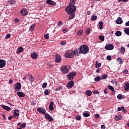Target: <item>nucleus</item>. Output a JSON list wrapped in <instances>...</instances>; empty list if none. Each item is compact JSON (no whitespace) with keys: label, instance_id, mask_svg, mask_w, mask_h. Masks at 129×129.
<instances>
[{"label":"nucleus","instance_id":"8","mask_svg":"<svg viewBox=\"0 0 129 129\" xmlns=\"http://www.w3.org/2000/svg\"><path fill=\"white\" fill-rule=\"evenodd\" d=\"M80 53H81V52H80V48L79 49L78 48H77L74 51V55H75V56H79V55H80Z\"/></svg>","mask_w":129,"mask_h":129},{"label":"nucleus","instance_id":"10","mask_svg":"<svg viewBox=\"0 0 129 129\" xmlns=\"http://www.w3.org/2000/svg\"><path fill=\"white\" fill-rule=\"evenodd\" d=\"M74 86V81H70L67 85L68 88H72Z\"/></svg>","mask_w":129,"mask_h":129},{"label":"nucleus","instance_id":"34","mask_svg":"<svg viewBox=\"0 0 129 129\" xmlns=\"http://www.w3.org/2000/svg\"><path fill=\"white\" fill-rule=\"evenodd\" d=\"M106 78H107V75L106 74H103L101 76V79H106Z\"/></svg>","mask_w":129,"mask_h":129},{"label":"nucleus","instance_id":"30","mask_svg":"<svg viewBox=\"0 0 129 129\" xmlns=\"http://www.w3.org/2000/svg\"><path fill=\"white\" fill-rule=\"evenodd\" d=\"M23 51H24V48L22 47H20L17 52H18V53H22V52H23Z\"/></svg>","mask_w":129,"mask_h":129},{"label":"nucleus","instance_id":"2","mask_svg":"<svg viewBox=\"0 0 129 129\" xmlns=\"http://www.w3.org/2000/svg\"><path fill=\"white\" fill-rule=\"evenodd\" d=\"M80 52L81 54H87L89 52V48L86 45H82L80 47Z\"/></svg>","mask_w":129,"mask_h":129},{"label":"nucleus","instance_id":"53","mask_svg":"<svg viewBox=\"0 0 129 129\" xmlns=\"http://www.w3.org/2000/svg\"><path fill=\"white\" fill-rule=\"evenodd\" d=\"M44 94H45V95H48L49 94V91L48 90H45L44 91Z\"/></svg>","mask_w":129,"mask_h":129},{"label":"nucleus","instance_id":"45","mask_svg":"<svg viewBox=\"0 0 129 129\" xmlns=\"http://www.w3.org/2000/svg\"><path fill=\"white\" fill-rule=\"evenodd\" d=\"M76 119L77 120H80L81 119V116L80 115H77L76 117Z\"/></svg>","mask_w":129,"mask_h":129},{"label":"nucleus","instance_id":"51","mask_svg":"<svg viewBox=\"0 0 129 129\" xmlns=\"http://www.w3.org/2000/svg\"><path fill=\"white\" fill-rule=\"evenodd\" d=\"M47 83H44L43 84H42V88H45L46 87H47Z\"/></svg>","mask_w":129,"mask_h":129},{"label":"nucleus","instance_id":"26","mask_svg":"<svg viewBox=\"0 0 129 129\" xmlns=\"http://www.w3.org/2000/svg\"><path fill=\"white\" fill-rule=\"evenodd\" d=\"M28 79L31 82H33L34 81V77H33V76H32V75H28Z\"/></svg>","mask_w":129,"mask_h":129},{"label":"nucleus","instance_id":"25","mask_svg":"<svg viewBox=\"0 0 129 129\" xmlns=\"http://www.w3.org/2000/svg\"><path fill=\"white\" fill-rule=\"evenodd\" d=\"M85 93H86V95H87L88 96H91L92 94V92H91V91L90 90H87Z\"/></svg>","mask_w":129,"mask_h":129},{"label":"nucleus","instance_id":"56","mask_svg":"<svg viewBox=\"0 0 129 129\" xmlns=\"http://www.w3.org/2000/svg\"><path fill=\"white\" fill-rule=\"evenodd\" d=\"M128 0H118L119 3H121V2H123V3H127Z\"/></svg>","mask_w":129,"mask_h":129},{"label":"nucleus","instance_id":"11","mask_svg":"<svg viewBox=\"0 0 129 129\" xmlns=\"http://www.w3.org/2000/svg\"><path fill=\"white\" fill-rule=\"evenodd\" d=\"M61 70L64 74H67V73H68L69 71L68 70V69H67V67L66 66H63L62 67Z\"/></svg>","mask_w":129,"mask_h":129},{"label":"nucleus","instance_id":"48","mask_svg":"<svg viewBox=\"0 0 129 129\" xmlns=\"http://www.w3.org/2000/svg\"><path fill=\"white\" fill-rule=\"evenodd\" d=\"M108 87L110 89V90H111L112 91H114V88H113V87L111 86H108Z\"/></svg>","mask_w":129,"mask_h":129},{"label":"nucleus","instance_id":"40","mask_svg":"<svg viewBox=\"0 0 129 129\" xmlns=\"http://www.w3.org/2000/svg\"><path fill=\"white\" fill-rule=\"evenodd\" d=\"M124 109V107L121 106V107H118L117 110L118 111H121V110H123Z\"/></svg>","mask_w":129,"mask_h":129},{"label":"nucleus","instance_id":"61","mask_svg":"<svg viewBox=\"0 0 129 129\" xmlns=\"http://www.w3.org/2000/svg\"><path fill=\"white\" fill-rule=\"evenodd\" d=\"M62 21H59L58 22V26H62Z\"/></svg>","mask_w":129,"mask_h":129},{"label":"nucleus","instance_id":"50","mask_svg":"<svg viewBox=\"0 0 129 129\" xmlns=\"http://www.w3.org/2000/svg\"><path fill=\"white\" fill-rule=\"evenodd\" d=\"M117 98H118V99H121V98H122V95L118 94L117 96Z\"/></svg>","mask_w":129,"mask_h":129},{"label":"nucleus","instance_id":"1","mask_svg":"<svg viewBox=\"0 0 129 129\" xmlns=\"http://www.w3.org/2000/svg\"><path fill=\"white\" fill-rule=\"evenodd\" d=\"M76 0H71L69 7L65 8V11L68 14H70V11L72 10V12H76V7L74 6L75 5Z\"/></svg>","mask_w":129,"mask_h":129},{"label":"nucleus","instance_id":"19","mask_svg":"<svg viewBox=\"0 0 129 129\" xmlns=\"http://www.w3.org/2000/svg\"><path fill=\"white\" fill-rule=\"evenodd\" d=\"M116 23L118 25H120V24H122V20H121V18L118 17L116 20Z\"/></svg>","mask_w":129,"mask_h":129},{"label":"nucleus","instance_id":"7","mask_svg":"<svg viewBox=\"0 0 129 129\" xmlns=\"http://www.w3.org/2000/svg\"><path fill=\"white\" fill-rule=\"evenodd\" d=\"M113 48H114V46L111 44H108L105 46V49H106V50H112L113 49Z\"/></svg>","mask_w":129,"mask_h":129},{"label":"nucleus","instance_id":"43","mask_svg":"<svg viewBox=\"0 0 129 129\" xmlns=\"http://www.w3.org/2000/svg\"><path fill=\"white\" fill-rule=\"evenodd\" d=\"M99 39L101 40V41H104V36H103V35H100L99 37Z\"/></svg>","mask_w":129,"mask_h":129},{"label":"nucleus","instance_id":"16","mask_svg":"<svg viewBox=\"0 0 129 129\" xmlns=\"http://www.w3.org/2000/svg\"><path fill=\"white\" fill-rule=\"evenodd\" d=\"M31 56L32 59H37L38 58V54L35 52H33L31 54Z\"/></svg>","mask_w":129,"mask_h":129},{"label":"nucleus","instance_id":"29","mask_svg":"<svg viewBox=\"0 0 129 129\" xmlns=\"http://www.w3.org/2000/svg\"><path fill=\"white\" fill-rule=\"evenodd\" d=\"M120 52V53H121V54H124V52H125V48H124V47H121Z\"/></svg>","mask_w":129,"mask_h":129},{"label":"nucleus","instance_id":"21","mask_svg":"<svg viewBox=\"0 0 129 129\" xmlns=\"http://www.w3.org/2000/svg\"><path fill=\"white\" fill-rule=\"evenodd\" d=\"M54 103L53 102H51L49 104V108L50 110H54Z\"/></svg>","mask_w":129,"mask_h":129},{"label":"nucleus","instance_id":"60","mask_svg":"<svg viewBox=\"0 0 129 129\" xmlns=\"http://www.w3.org/2000/svg\"><path fill=\"white\" fill-rule=\"evenodd\" d=\"M28 75H26L24 78H23V80H25V81H27V80H26V79L28 77Z\"/></svg>","mask_w":129,"mask_h":129},{"label":"nucleus","instance_id":"9","mask_svg":"<svg viewBox=\"0 0 129 129\" xmlns=\"http://www.w3.org/2000/svg\"><path fill=\"white\" fill-rule=\"evenodd\" d=\"M20 14L22 16H27L28 15V11L26 9H22L20 11Z\"/></svg>","mask_w":129,"mask_h":129},{"label":"nucleus","instance_id":"64","mask_svg":"<svg viewBox=\"0 0 129 129\" xmlns=\"http://www.w3.org/2000/svg\"><path fill=\"white\" fill-rule=\"evenodd\" d=\"M125 25L127 27L129 26V21L125 23Z\"/></svg>","mask_w":129,"mask_h":129},{"label":"nucleus","instance_id":"36","mask_svg":"<svg viewBox=\"0 0 129 129\" xmlns=\"http://www.w3.org/2000/svg\"><path fill=\"white\" fill-rule=\"evenodd\" d=\"M90 29L89 28H88L86 30V35H89L90 34Z\"/></svg>","mask_w":129,"mask_h":129},{"label":"nucleus","instance_id":"42","mask_svg":"<svg viewBox=\"0 0 129 129\" xmlns=\"http://www.w3.org/2000/svg\"><path fill=\"white\" fill-rule=\"evenodd\" d=\"M83 115L85 117H88V116H89V115H90V114L89 113L85 112V113H83Z\"/></svg>","mask_w":129,"mask_h":129},{"label":"nucleus","instance_id":"31","mask_svg":"<svg viewBox=\"0 0 129 129\" xmlns=\"http://www.w3.org/2000/svg\"><path fill=\"white\" fill-rule=\"evenodd\" d=\"M102 26H103V22H102V21H100L99 22V27L100 30H102Z\"/></svg>","mask_w":129,"mask_h":129},{"label":"nucleus","instance_id":"59","mask_svg":"<svg viewBox=\"0 0 129 129\" xmlns=\"http://www.w3.org/2000/svg\"><path fill=\"white\" fill-rule=\"evenodd\" d=\"M99 116H100L99 114H96L95 117V118H98V117H99Z\"/></svg>","mask_w":129,"mask_h":129},{"label":"nucleus","instance_id":"28","mask_svg":"<svg viewBox=\"0 0 129 129\" xmlns=\"http://www.w3.org/2000/svg\"><path fill=\"white\" fill-rule=\"evenodd\" d=\"M115 34L117 37H120L121 36V32L119 31H116Z\"/></svg>","mask_w":129,"mask_h":129},{"label":"nucleus","instance_id":"32","mask_svg":"<svg viewBox=\"0 0 129 129\" xmlns=\"http://www.w3.org/2000/svg\"><path fill=\"white\" fill-rule=\"evenodd\" d=\"M77 34H78V36H82V34H83V30H79Z\"/></svg>","mask_w":129,"mask_h":129},{"label":"nucleus","instance_id":"33","mask_svg":"<svg viewBox=\"0 0 129 129\" xmlns=\"http://www.w3.org/2000/svg\"><path fill=\"white\" fill-rule=\"evenodd\" d=\"M101 67V63H98V61H96V66H95L96 68H99V67Z\"/></svg>","mask_w":129,"mask_h":129},{"label":"nucleus","instance_id":"15","mask_svg":"<svg viewBox=\"0 0 129 129\" xmlns=\"http://www.w3.org/2000/svg\"><path fill=\"white\" fill-rule=\"evenodd\" d=\"M61 56L59 55H56L55 56V61L56 63H59V62H61Z\"/></svg>","mask_w":129,"mask_h":129},{"label":"nucleus","instance_id":"6","mask_svg":"<svg viewBox=\"0 0 129 129\" xmlns=\"http://www.w3.org/2000/svg\"><path fill=\"white\" fill-rule=\"evenodd\" d=\"M37 110L39 113H42V114L46 113V109H44L43 107H38Z\"/></svg>","mask_w":129,"mask_h":129},{"label":"nucleus","instance_id":"27","mask_svg":"<svg viewBox=\"0 0 129 129\" xmlns=\"http://www.w3.org/2000/svg\"><path fill=\"white\" fill-rule=\"evenodd\" d=\"M91 20V21H96L97 20V16L96 15H92Z\"/></svg>","mask_w":129,"mask_h":129},{"label":"nucleus","instance_id":"44","mask_svg":"<svg viewBox=\"0 0 129 129\" xmlns=\"http://www.w3.org/2000/svg\"><path fill=\"white\" fill-rule=\"evenodd\" d=\"M13 114L15 116H17V117L20 116V113H17V112H14Z\"/></svg>","mask_w":129,"mask_h":129},{"label":"nucleus","instance_id":"14","mask_svg":"<svg viewBox=\"0 0 129 129\" xmlns=\"http://www.w3.org/2000/svg\"><path fill=\"white\" fill-rule=\"evenodd\" d=\"M6 66V61L4 59H0V68H4Z\"/></svg>","mask_w":129,"mask_h":129},{"label":"nucleus","instance_id":"41","mask_svg":"<svg viewBox=\"0 0 129 129\" xmlns=\"http://www.w3.org/2000/svg\"><path fill=\"white\" fill-rule=\"evenodd\" d=\"M62 89V86H59L58 88L55 89V91H60Z\"/></svg>","mask_w":129,"mask_h":129},{"label":"nucleus","instance_id":"18","mask_svg":"<svg viewBox=\"0 0 129 129\" xmlns=\"http://www.w3.org/2000/svg\"><path fill=\"white\" fill-rule=\"evenodd\" d=\"M17 95L19 96V97L22 98V97H25V93L23 92H17Z\"/></svg>","mask_w":129,"mask_h":129},{"label":"nucleus","instance_id":"37","mask_svg":"<svg viewBox=\"0 0 129 129\" xmlns=\"http://www.w3.org/2000/svg\"><path fill=\"white\" fill-rule=\"evenodd\" d=\"M8 2H9V4H10V5H14L16 3V1L15 0H10Z\"/></svg>","mask_w":129,"mask_h":129},{"label":"nucleus","instance_id":"62","mask_svg":"<svg viewBox=\"0 0 129 129\" xmlns=\"http://www.w3.org/2000/svg\"><path fill=\"white\" fill-rule=\"evenodd\" d=\"M104 93H105V94H107V89H105L104 90Z\"/></svg>","mask_w":129,"mask_h":129},{"label":"nucleus","instance_id":"4","mask_svg":"<svg viewBox=\"0 0 129 129\" xmlns=\"http://www.w3.org/2000/svg\"><path fill=\"white\" fill-rule=\"evenodd\" d=\"M75 77H76V72H71L67 75V78L69 80H73Z\"/></svg>","mask_w":129,"mask_h":129},{"label":"nucleus","instance_id":"46","mask_svg":"<svg viewBox=\"0 0 129 129\" xmlns=\"http://www.w3.org/2000/svg\"><path fill=\"white\" fill-rule=\"evenodd\" d=\"M10 38H11V34L10 33H8L5 37V39L6 40H7V39H10Z\"/></svg>","mask_w":129,"mask_h":129},{"label":"nucleus","instance_id":"55","mask_svg":"<svg viewBox=\"0 0 129 129\" xmlns=\"http://www.w3.org/2000/svg\"><path fill=\"white\" fill-rule=\"evenodd\" d=\"M107 59L108 61H110V60H111V56L110 55H108L107 56Z\"/></svg>","mask_w":129,"mask_h":129},{"label":"nucleus","instance_id":"47","mask_svg":"<svg viewBox=\"0 0 129 129\" xmlns=\"http://www.w3.org/2000/svg\"><path fill=\"white\" fill-rule=\"evenodd\" d=\"M20 126L22 128H25V127H26V123H23V124L20 125Z\"/></svg>","mask_w":129,"mask_h":129},{"label":"nucleus","instance_id":"23","mask_svg":"<svg viewBox=\"0 0 129 129\" xmlns=\"http://www.w3.org/2000/svg\"><path fill=\"white\" fill-rule=\"evenodd\" d=\"M36 27V24H33L32 25H31L29 28V30L30 32H33L34 30L35 29V27Z\"/></svg>","mask_w":129,"mask_h":129},{"label":"nucleus","instance_id":"57","mask_svg":"<svg viewBox=\"0 0 129 129\" xmlns=\"http://www.w3.org/2000/svg\"><path fill=\"white\" fill-rule=\"evenodd\" d=\"M123 73H124V74H127V73H128V71H127V70H125L123 71Z\"/></svg>","mask_w":129,"mask_h":129},{"label":"nucleus","instance_id":"54","mask_svg":"<svg viewBox=\"0 0 129 129\" xmlns=\"http://www.w3.org/2000/svg\"><path fill=\"white\" fill-rule=\"evenodd\" d=\"M93 93L94 94H99V91H98V90H95V91H93Z\"/></svg>","mask_w":129,"mask_h":129},{"label":"nucleus","instance_id":"39","mask_svg":"<svg viewBox=\"0 0 129 129\" xmlns=\"http://www.w3.org/2000/svg\"><path fill=\"white\" fill-rule=\"evenodd\" d=\"M117 60L118 61L119 64H122L123 62H122V59H121V58L118 57L117 59Z\"/></svg>","mask_w":129,"mask_h":129},{"label":"nucleus","instance_id":"49","mask_svg":"<svg viewBox=\"0 0 129 129\" xmlns=\"http://www.w3.org/2000/svg\"><path fill=\"white\" fill-rule=\"evenodd\" d=\"M44 38L46 40H49V34H47L44 35Z\"/></svg>","mask_w":129,"mask_h":129},{"label":"nucleus","instance_id":"22","mask_svg":"<svg viewBox=\"0 0 129 129\" xmlns=\"http://www.w3.org/2000/svg\"><path fill=\"white\" fill-rule=\"evenodd\" d=\"M124 90H125V91H128V90H129V83H125Z\"/></svg>","mask_w":129,"mask_h":129},{"label":"nucleus","instance_id":"5","mask_svg":"<svg viewBox=\"0 0 129 129\" xmlns=\"http://www.w3.org/2000/svg\"><path fill=\"white\" fill-rule=\"evenodd\" d=\"M14 88L16 91H20V90L22 89V84L21 83H17L15 85Z\"/></svg>","mask_w":129,"mask_h":129},{"label":"nucleus","instance_id":"24","mask_svg":"<svg viewBox=\"0 0 129 129\" xmlns=\"http://www.w3.org/2000/svg\"><path fill=\"white\" fill-rule=\"evenodd\" d=\"M115 119L117 121L120 120L121 119H122V116H121V115H118L115 117Z\"/></svg>","mask_w":129,"mask_h":129},{"label":"nucleus","instance_id":"20","mask_svg":"<svg viewBox=\"0 0 129 129\" xmlns=\"http://www.w3.org/2000/svg\"><path fill=\"white\" fill-rule=\"evenodd\" d=\"M1 106L2 107V108L5 109V110L9 111L11 109V107H9V106H6L5 105H1Z\"/></svg>","mask_w":129,"mask_h":129},{"label":"nucleus","instance_id":"3","mask_svg":"<svg viewBox=\"0 0 129 129\" xmlns=\"http://www.w3.org/2000/svg\"><path fill=\"white\" fill-rule=\"evenodd\" d=\"M74 55V51L71 50L67 51L65 54L66 58H72Z\"/></svg>","mask_w":129,"mask_h":129},{"label":"nucleus","instance_id":"63","mask_svg":"<svg viewBox=\"0 0 129 129\" xmlns=\"http://www.w3.org/2000/svg\"><path fill=\"white\" fill-rule=\"evenodd\" d=\"M101 128L102 129H105V125H101Z\"/></svg>","mask_w":129,"mask_h":129},{"label":"nucleus","instance_id":"38","mask_svg":"<svg viewBox=\"0 0 129 129\" xmlns=\"http://www.w3.org/2000/svg\"><path fill=\"white\" fill-rule=\"evenodd\" d=\"M101 79V78L100 77H96L94 78L95 81H97V82L100 81Z\"/></svg>","mask_w":129,"mask_h":129},{"label":"nucleus","instance_id":"13","mask_svg":"<svg viewBox=\"0 0 129 129\" xmlns=\"http://www.w3.org/2000/svg\"><path fill=\"white\" fill-rule=\"evenodd\" d=\"M45 117L46 119H47V120H49V121H52V120H53V118H52L48 113L45 114Z\"/></svg>","mask_w":129,"mask_h":129},{"label":"nucleus","instance_id":"12","mask_svg":"<svg viewBox=\"0 0 129 129\" xmlns=\"http://www.w3.org/2000/svg\"><path fill=\"white\" fill-rule=\"evenodd\" d=\"M71 12L70 13H68L69 15H70V17H69V20H72V19H74V18L75 17V14H74V13H75L76 11L72 12V10H70Z\"/></svg>","mask_w":129,"mask_h":129},{"label":"nucleus","instance_id":"35","mask_svg":"<svg viewBox=\"0 0 129 129\" xmlns=\"http://www.w3.org/2000/svg\"><path fill=\"white\" fill-rule=\"evenodd\" d=\"M124 33L125 34H126V35H129V29L128 28H124Z\"/></svg>","mask_w":129,"mask_h":129},{"label":"nucleus","instance_id":"58","mask_svg":"<svg viewBox=\"0 0 129 129\" xmlns=\"http://www.w3.org/2000/svg\"><path fill=\"white\" fill-rule=\"evenodd\" d=\"M60 45L61 46H65V45H66V42H64V41H62L61 43H60Z\"/></svg>","mask_w":129,"mask_h":129},{"label":"nucleus","instance_id":"17","mask_svg":"<svg viewBox=\"0 0 129 129\" xmlns=\"http://www.w3.org/2000/svg\"><path fill=\"white\" fill-rule=\"evenodd\" d=\"M46 4L51 5V6H55L56 5V3L54 1H52L51 0H47L46 1Z\"/></svg>","mask_w":129,"mask_h":129},{"label":"nucleus","instance_id":"52","mask_svg":"<svg viewBox=\"0 0 129 129\" xmlns=\"http://www.w3.org/2000/svg\"><path fill=\"white\" fill-rule=\"evenodd\" d=\"M68 29L67 28H64L62 29L63 33H67Z\"/></svg>","mask_w":129,"mask_h":129}]
</instances>
